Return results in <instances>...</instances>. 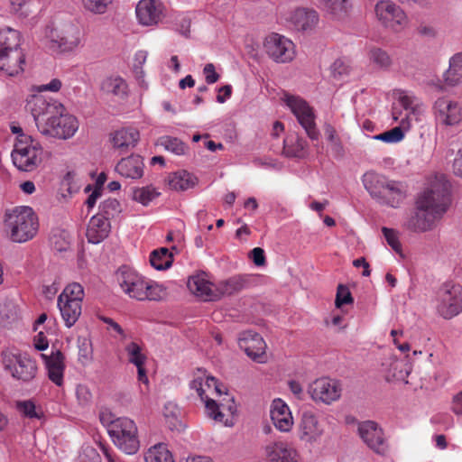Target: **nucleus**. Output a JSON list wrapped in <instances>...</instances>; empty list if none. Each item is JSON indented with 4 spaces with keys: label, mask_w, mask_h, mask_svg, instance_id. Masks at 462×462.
Returning a JSON list of instances; mask_svg holds the SVG:
<instances>
[{
    "label": "nucleus",
    "mask_w": 462,
    "mask_h": 462,
    "mask_svg": "<svg viewBox=\"0 0 462 462\" xmlns=\"http://www.w3.org/2000/svg\"><path fill=\"white\" fill-rule=\"evenodd\" d=\"M99 419L119 449L129 455L138 451L140 448L138 430L133 420L127 417L115 418V415L108 411H102Z\"/></svg>",
    "instance_id": "nucleus-7"
},
{
    "label": "nucleus",
    "mask_w": 462,
    "mask_h": 462,
    "mask_svg": "<svg viewBox=\"0 0 462 462\" xmlns=\"http://www.w3.org/2000/svg\"><path fill=\"white\" fill-rule=\"evenodd\" d=\"M253 262L257 266H263L265 263V254L263 249L255 247L251 251Z\"/></svg>",
    "instance_id": "nucleus-62"
},
{
    "label": "nucleus",
    "mask_w": 462,
    "mask_h": 462,
    "mask_svg": "<svg viewBox=\"0 0 462 462\" xmlns=\"http://www.w3.org/2000/svg\"><path fill=\"white\" fill-rule=\"evenodd\" d=\"M150 263L156 270L168 269L172 263V254L164 247L154 250L151 253Z\"/></svg>",
    "instance_id": "nucleus-42"
},
{
    "label": "nucleus",
    "mask_w": 462,
    "mask_h": 462,
    "mask_svg": "<svg viewBox=\"0 0 462 462\" xmlns=\"http://www.w3.org/2000/svg\"><path fill=\"white\" fill-rule=\"evenodd\" d=\"M5 223L10 238L15 243H24L37 234L39 223L32 208L26 206L15 207L5 214Z\"/></svg>",
    "instance_id": "nucleus-8"
},
{
    "label": "nucleus",
    "mask_w": 462,
    "mask_h": 462,
    "mask_svg": "<svg viewBox=\"0 0 462 462\" xmlns=\"http://www.w3.org/2000/svg\"><path fill=\"white\" fill-rule=\"evenodd\" d=\"M1 364L6 374L22 383L32 382L38 373V366L26 354L4 350L1 353Z\"/></svg>",
    "instance_id": "nucleus-9"
},
{
    "label": "nucleus",
    "mask_w": 462,
    "mask_h": 462,
    "mask_svg": "<svg viewBox=\"0 0 462 462\" xmlns=\"http://www.w3.org/2000/svg\"><path fill=\"white\" fill-rule=\"evenodd\" d=\"M189 386L190 389L196 391L198 396L204 402L205 411L208 418L225 426H232L233 422L229 417L236 411L234 398L226 393L223 400L215 401L207 393L209 392L210 393H215L218 396L222 395L220 385L215 377L208 375L205 370L198 369Z\"/></svg>",
    "instance_id": "nucleus-3"
},
{
    "label": "nucleus",
    "mask_w": 462,
    "mask_h": 462,
    "mask_svg": "<svg viewBox=\"0 0 462 462\" xmlns=\"http://www.w3.org/2000/svg\"><path fill=\"white\" fill-rule=\"evenodd\" d=\"M437 311L445 319L462 312V286L452 282H445L437 296Z\"/></svg>",
    "instance_id": "nucleus-11"
},
{
    "label": "nucleus",
    "mask_w": 462,
    "mask_h": 462,
    "mask_svg": "<svg viewBox=\"0 0 462 462\" xmlns=\"http://www.w3.org/2000/svg\"><path fill=\"white\" fill-rule=\"evenodd\" d=\"M353 300L349 289L346 285L339 284L337 289L335 300L337 308H341L345 304L352 303Z\"/></svg>",
    "instance_id": "nucleus-52"
},
{
    "label": "nucleus",
    "mask_w": 462,
    "mask_h": 462,
    "mask_svg": "<svg viewBox=\"0 0 462 462\" xmlns=\"http://www.w3.org/2000/svg\"><path fill=\"white\" fill-rule=\"evenodd\" d=\"M375 14L382 24L394 32L402 31L409 23L405 12L392 1H380L375 5Z\"/></svg>",
    "instance_id": "nucleus-13"
},
{
    "label": "nucleus",
    "mask_w": 462,
    "mask_h": 462,
    "mask_svg": "<svg viewBox=\"0 0 462 462\" xmlns=\"http://www.w3.org/2000/svg\"><path fill=\"white\" fill-rule=\"evenodd\" d=\"M135 13L141 24L145 26L157 24L162 15V3L158 0H140Z\"/></svg>",
    "instance_id": "nucleus-25"
},
{
    "label": "nucleus",
    "mask_w": 462,
    "mask_h": 462,
    "mask_svg": "<svg viewBox=\"0 0 462 462\" xmlns=\"http://www.w3.org/2000/svg\"><path fill=\"white\" fill-rule=\"evenodd\" d=\"M50 241L51 247L59 253L67 252L71 246V236L64 229L53 230Z\"/></svg>",
    "instance_id": "nucleus-40"
},
{
    "label": "nucleus",
    "mask_w": 462,
    "mask_h": 462,
    "mask_svg": "<svg viewBox=\"0 0 462 462\" xmlns=\"http://www.w3.org/2000/svg\"><path fill=\"white\" fill-rule=\"evenodd\" d=\"M62 83L59 79H53L47 84H42L37 87L39 92H58L61 88Z\"/></svg>",
    "instance_id": "nucleus-59"
},
{
    "label": "nucleus",
    "mask_w": 462,
    "mask_h": 462,
    "mask_svg": "<svg viewBox=\"0 0 462 462\" xmlns=\"http://www.w3.org/2000/svg\"><path fill=\"white\" fill-rule=\"evenodd\" d=\"M84 296L85 293L82 285L78 282H72L64 288L63 291L58 297V301L62 302V300H68L82 304Z\"/></svg>",
    "instance_id": "nucleus-43"
},
{
    "label": "nucleus",
    "mask_w": 462,
    "mask_h": 462,
    "mask_svg": "<svg viewBox=\"0 0 462 462\" xmlns=\"http://www.w3.org/2000/svg\"><path fill=\"white\" fill-rule=\"evenodd\" d=\"M362 181L371 197L380 204L398 208L406 198L407 186L404 182L390 180L375 171L365 172Z\"/></svg>",
    "instance_id": "nucleus-5"
},
{
    "label": "nucleus",
    "mask_w": 462,
    "mask_h": 462,
    "mask_svg": "<svg viewBox=\"0 0 462 462\" xmlns=\"http://www.w3.org/2000/svg\"><path fill=\"white\" fill-rule=\"evenodd\" d=\"M18 318L17 310L14 304L9 302L5 304L0 310V323L6 326Z\"/></svg>",
    "instance_id": "nucleus-50"
},
{
    "label": "nucleus",
    "mask_w": 462,
    "mask_h": 462,
    "mask_svg": "<svg viewBox=\"0 0 462 462\" xmlns=\"http://www.w3.org/2000/svg\"><path fill=\"white\" fill-rule=\"evenodd\" d=\"M450 204L449 185L443 179L435 178L416 199L414 213L406 222L413 232L431 230L448 210Z\"/></svg>",
    "instance_id": "nucleus-2"
},
{
    "label": "nucleus",
    "mask_w": 462,
    "mask_h": 462,
    "mask_svg": "<svg viewBox=\"0 0 462 462\" xmlns=\"http://www.w3.org/2000/svg\"><path fill=\"white\" fill-rule=\"evenodd\" d=\"M310 393L313 400L329 404L339 399L341 387L337 381L322 377L313 382Z\"/></svg>",
    "instance_id": "nucleus-19"
},
{
    "label": "nucleus",
    "mask_w": 462,
    "mask_h": 462,
    "mask_svg": "<svg viewBox=\"0 0 462 462\" xmlns=\"http://www.w3.org/2000/svg\"><path fill=\"white\" fill-rule=\"evenodd\" d=\"M157 144L176 155H184L189 150V147L181 140L168 135L160 137Z\"/></svg>",
    "instance_id": "nucleus-44"
},
{
    "label": "nucleus",
    "mask_w": 462,
    "mask_h": 462,
    "mask_svg": "<svg viewBox=\"0 0 462 462\" xmlns=\"http://www.w3.org/2000/svg\"><path fill=\"white\" fill-rule=\"evenodd\" d=\"M144 460L145 462H174L171 451L163 443L151 447L144 455Z\"/></svg>",
    "instance_id": "nucleus-38"
},
{
    "label": "nucleus",
    "mask_w": 462,
    "mask_h": 462,
    "mask_svg": "<svg viewBox=\"0 0 462 462\" xmlns=\"http://www.w3.org/2000/svg\"><path fill=\"white\" fill-rule=\"evenodd\" d=\"M403 363L397 359L392 360L390 363V371L386 375V380L390 381L392 379L395 380H404L406 377L407 372H403L402 370Z\"/></svg>",
    "instance_id": "nucleus-53"
},
{
    "label": "nucleus",
    "mask_w": 462,
    "mask_h": 462,
    "mask_svg": "<svg viewBox=\"0 0 462 462\" xmlns=\"http://www.w3.org/2000/svg\"><path fill=\"white\" fill-rule=\"evenodd\" d=\"M189 290L204 300H216L215 285L211 283L205 273L189 277L188 281Z\"/></svg>",
    "instance_id": "nucleus-27"
},
{
    "label": "nucleus",
    "mask_w": 462,
    "mask_h": 462,
    "mask_svg": "<svg viewBox=\"0 0 462 462\" xmlns=\"http://www.w3.org/2000/svg\"><path fill=\"white\" fill-rule=\"evenodd\" d=\"M267 462H300L298 451L286 441H275L265 446Z\"/></svg>",
    "instance_id": "nucleus-21"
},
{
    "label": "nucleus",
    "mask_w": 462,
    "mask_h": 462,
    "mask_svg": "<svg viewBox=\"0 0 462 462\" xmlns=\"http://www.w3.org/2000/svg\"><path fill=\"white\" fill-rule=\"evenodd\" d=\"M232 87L230 85H225L218 89V95L217 96V101L218 103H224L227 98L231 97Z\"/></svg>",
    "instance_id": "nucleus-64"
},
{
    "label": "nucleus",
    "mask_w": 462,
    "mask_h": 462,
    "mask_svg": "<svg viewBox=\"0 0 462 462\" xmlns=\"http://www.w3.org/2000/svg\"><path fill=\"white\" fill-rule=\"evenodd\" d=\"M324 131L325 135L329 143L333 156L337 159L343 158L345 154V149L340 137L337 134L336 129L331 125H326Z\"/></svg>",
    "instance_id": "nucleus-41"
},
{
    "label": "nucleus",
    "mask_w": 462,
    "mask_h": 462,
    "mask_svg": "<svg viewBox=\"0 0 462 462\" xmlns=\"http://www.w3.org/2000/svg\"><path fill=\"white\" fill-rule=\"evenodd\" d=\"M58 308L60 311L62 319L68 328H71L79 320L82 313V304L75 301L57 300Z\"/></svg>",
    "instance_id": "nucleus-33"
},
{
    "label": "nucleus",
    "mask_w": 462,
    "mask_h": 462,
    "mask_svg": "<svg viewBox=\"0 0 462 462\" xmlns=\"http://www.w3.org/2000/svg\"><path fill=\"white\" fill-rule=\"evenodd\" d=\"M140 139L139 131L133 127H124L116 130L110 134V142L113 147L125 152L130 148H134Z\"/></svg>",
    "instance_id": "nucleus-26"
},
{
    "label": "nucleus",
    "mask_w": 462,
    "mask_h": 462,
    "mask_svg": "<svg viewBox=\"0 0 462 462\" xmlns=\"http://www.w3.org/2000/svg\"><path fill=\"white\" fill-rule=\"evenodd\" d=\"M159 193L152 187H145L138 189L134 193V198L136 201L143 205H148L152 199H154Z\"/></svg>",
    "instance_id": "nucleus-49"
},
{
    "label": "nucleus",
    "mask_w": 462,
    "mask_h": 462,
    "mask_svg": "<svg viewBox=\"0 0 462 462\" xmlns=\"http://www.w3.org/2000/svg\"><path fill=\"white\" fill-rule=\"evenodd\" d=\"M42 147L41 143L31 135H21L14 143L12 152V160L14 166L23 171H32L42 162Z\"/></svg>",
    "instance_id": "nucleus-10"
},
{
    "label": "nucleus",
    "mask_w": 462,
    "mask_h": 462,
    "mask_svg": "<svg viewBox=\"0 0 462 462\" xmlns=\"http://www.w3.org/2000/svg\"><path fill=\"white\" fill-rule=\"evenodd\" d=\"M324 433V428L318 417L310 411H303L299 423V439L309 444H313L320 439Z\"/></svg>",
    "instance_id": "nucleus-20"
},
{
    "label": "nucleus",
    "mask_w": 462,
    "mask_h": 462,
    "mask_svg": "<svg viewBox=\"0 0 462 462\" xmlns=\"http://www.w3.org/2000/svg\"><path fill=\"white\" fill-rule=\"evenodd\" d=\"M369 60L371 62L382 69H387L392 64V59L390 55L380 48H372L369 51Z\"/></svg>",
    "instance_id": "nucleus-47"
},
{
    "label": "nucleus",
    "mask_w": 462,
    "mask_h": 462,
    "mask_svg": "<svg viewBox=\"0 0 462 462\" xmlns=\"http://www.w3.org/2000/svg\"><path fill=\"white\" fill-rule=\"evenodd\" d=\"M114 0H81L84 9L93 14H104Z\"/></svg>",
    "instance_id": "nucleus-46"
},
{
    "label": "nucleus",
    "mask_w": 462,
    "mask_h": 462,
    "mask_svg": "<svg viewBox=\"0 0 462 462\" xmlns=\"http://www.w3.org/2000/svg\"><path fill=\"white\" fill-rule=\"evenodd\" d=\"M44 364L47 369L48 378L58 387H62L64 384V371H65V356L57 350L52 352L50 356L42 354Z\"/></svg>",
    "instance_id": "nucleus-24"
},
{
    "label": "nucleus",
    "mask_w": 462,
    "mask_h": 462,
    "mask_svg": "<svg viewBox=\"0 0 462 462\" xmlns=\"http://www.w3.org/2000/svg\"><path fill=\"white\" fill-rule=\"evenodd\" d=\"M100 89L106 95L122 99L128 95V85L125 79L119 75H111L105 78L100 84Z\"/></svg>",
    "instance_id": "nucleus-31"
},
{
    "label": "nucleus",
    "mask_w": 462,
    "mask_h": 462,
    "mask_svg": "<svg viewBox=\"0 0 462 462\" xmlns=\"http://www.w3.org/2000/svg\"><path fill=\"white\" fill-rule=\"evenodd\" d=\"M121 213V205L116 199H107L99 206V212L97 216H100L107 221L115 218Z\"/></svg>",
    "instance_id": "nucleus-45"
},
{
    "label": "nucleus",
    "mask_w": 462,
    "mask_h": 462,
    "mask_svg": "<svg viewBox=\"0 0 462 462\" xmlns=\"http://www.w3.org/2000/svg\"><path fill=\"white\" fill-rule=\"evenodd\" d=\"M322 8L335 18L346 16L351 8L350 0H319Z\"/></svg>",
    "instance_id": "nucleus-37"
},
{
    "label": "nucleus",
    "mask_w": 462,
    "mask_h": 462,
    "mask_svg": "<svg viewBox=\"0 0 462 462\" xmlns=\"http://www.w3.org/2000/svg\"><path fill=\"white\" fill-rule=\"evenodd\" d=\"M125 351L128 355V360L134 365H144L146 360L145 356L142 353L141 346L135 342H131L125 346Z\"/></svg>",
    "instance_id": "nucleus-48"
},
{
    "label": "nucleus",
    "mask_w": 462,
    "mask_h": 462,
    "mask_svg": "<svg viewBox=\"0 0 462 462\" xmlns=\"http://www.w3.org/2000/svg\"><path fill=\"white\" fill-rule=\"evenodd\" d=\"M382 232L387 241V244L395 251L400 252L402 249L401 243L399 241V236L397 232L394 229L383 227Z\"/></svg>",
    "instance_id": "nucleus-55"
},
{
    "label": "nucleus",
    "mask_w": 462,
    "mask_h": 462,
    "mask_svg": "<svg viewBox=\"0 0 462 462\" xmlns=\"http://www.w3.org/2000/svg\"><path fill=\"white\" fill-rule=\"evenodd\" d=\"M358 433L363 441L375 453L385 455L388 445L385 441L383 430L374 421L366 420L359 423Z\"/></svg>",
    "instance_id": "nucleus-17"
},
{
    "label": "nucleus",
    "mask_w": 462,
    "mask_h": 462,
    "mask_svg": "<svg viewBox=\"0 0 462 462\" xmlns=\"http://www.w3.org/2000/svg\"><path fill=\"white\" fill-rule=\"evenodd\" d=\"M436 120L444 126L457 127L462 124V105L447 97H439L433 106Z\"/></svg>",
    "instance_id": "nucleus-15"
},
{
    "label": "nucleus",
    "mask_w": 462,
    "mask_h": 462,
    "mask_svg": "<svg viewBox=\"0 0 462 462\" xmlns=\"http://www.w3.org/2000/svg\"><path fill=\"white\" fill-rule=\"evenodd\" d=\"M238 346L254 361L260 364L267 361L266 344L258 333L253 331L240 333Z\"/></svg>",
    "instance_id": "nucleus-18"
},
{
    "label": "nucleus",
    "mask_w": 462,
    "mask_h": 462,
    "mask_svg": "<svg viewBox=\"0 0 462 462\" xmlns=\"http://www.w3.org/2000/svg\"><path fill=\"white\" fill-rule=\"evenodd\" d=\"M116 281L123 292L136 300H160L164 296V289L162 285L147 280L127 266L118 269Z\"/></svg>",
    "instance_id": "nucleus-6"
},
{
    "label": "nucleus",
    "mask_w": 462,
    "mask_h": 462,
    "mask_svg": "<svg viewBox=\"0 0 462 462\" xmlns=\"http://www.w3.org/2000/svg\"><path fill=\"white\" fill-rule=\"evenodd\" d=\"M271 420L274 427L281 432H289L293 426L291 411L285 402L275 399L271 404Z\"/></svg>",
    "instance_id": "nucleus-23"
},
{
    "label": "nucleus",
    "mask_w": 462,
    "mask_h": 462,
    "mask_svg": "<svg viewBox=\"0 0 462 462\" xmlns=\"http://www.w3.org/2000/svg\"><path fill=\"white\" fill-rule=\"evenodd\" d=\"M25 63L26 56L23 48L0 54V70L9 77L23 73Z\"/></svg>",
    "instance_id": "nucleus-22"
},
{
    "label": "nucleus",
    "mask_w": 462,
    "mask_h": 462,
    "mask_svg": "<svg viewBox=\"0 0 462 462\" xmlns=\"http://www.w3.org/2000/svg\"><path fill=\"white\" fill-rule=\"evenodd\" d=\"M48 38L61 51H72L80 42V29L71 23H60L51 29Z\"/></svg>",
    "instance_id": "nucleus-14"
},
{
    "label": "nucleus",
    "mask_w": 462,
    "mask_h": 462,
    "mask_svg": "<svg viewBox=\"0 0 462 462\" xmlns=\"http://www.w3.org/2000/svg\"><path fill=\"white\" fill-rule=\"evenodd\" d=\"M331 72L335 78H341L348 74L349 66L344 60H337L331 65Z\"/></svg>",
    "instance_id": "nucleus-57"
},
{
    "label": "nucleus",
    "mask_w": 462,
    "mask_h": 462,
    "mask_svg": "<svg viewBox=\"0 0 462 462\" xmlns=\"http://www.w3.org/2000/svg\"><path fill=\"white\" fill-rule=\"evenodd\" d=\"M285 103L311 140H318L319 132L315 123L313 108L298 96L286 95Z\"/></svg>",
    "instance_id": "nucleus-12"
},
{
    "label": "nucleus",
    "mask_w": 462,
    "mask_h": 462,
    "mask_svg": "<svg viewBox=\"0 0 462 462\" xmlns=\"http://www.w3.org/2000/svg\"><path fill=\"white\" fill-rule=\"evenodd\" d=\"M290 21L298 31H308L316 26L319 15L315 10L297 8L291 13Z\"/></svg>",
    "instance_id": "nucleus-30"
},
{
    "label": "nucleus",
    "mask_w": 462,
    "mask_h": 462,
    "mask_svg": "<svg viewBox=\"0 0 462 462\" xmlns=\"http://www.w3.org/2000/svg\"><path fill=\"white\" fill-rule=\"evenodd\" d=\"M203 74L208 84H214L219 79V75L216 72L215 66L212 63L205 65Z\"/></svg>",
    "instance_id": "nucleus-58"
},
{
    "label": "nucleus",
    "mask_w": 462,
    "mask_h": 462,
    "mask_svg": "<svg viewBox=\"0 0 462 462\" xmlns=\"http://www.w3.org/2000/svg\"><path fill=\"white\" fill-rule=\"evenodd\" d=\"M283 152L287 157L304 158L308 155V143L301 137L291 136L284 140Z\"/></svg>",
    "instance_id": "nucleus-35"
},
{
    "label": "nucleus",
    "mask_w": 462,
    "mask_h": 462,
    "mask_svg": "<svg viewBox=\"0 0 462 462\" xmlns=\"http://www.w3.org/2000/svg\"><path fill=\"white\" fill-rule=\"evenodd\" d=\"M143 161L139 155L132 154L121 159L116 166V171L121 176L129 179H140L143 174Z\"/></svg>",
    "instance_id": "nucleus-28"
},
{
    "label": "nucleus",
    "mask_w": 462,
    "mask_h": 462,
    "mask_svg": "<svg viewBox=\"0 0 462 462\" xmlns=\"http://www.w3.org/2000/svg\"><path fill=\"white\" fill-rule=\"evenodd\" d=\"M445 82L449 86L462 83V52L456 53L449 60V67L444 74Z\"/></svg>",
    "instance_id": "nucleus-36"
},
{
    "label": "nucleus",
    "mask_w": 462,
    "mask_h": 462,
    "mask_svg": "<svg viewBox=\"0 0 462 462\" xmlns=\"http://www.w3.org/2000/svg\"><path fill=\"white\" fill-rule=\"evenodd\" d=\"M197 182V177L187 171H179L171 173L168 177V185L174 190H187L193 188Z\"/></svg>",
    "instance_id": "nucleus-32"
},
{
    "label": "nucleus",
    "mask_w": 462,
    "mask_h": 462,
    "mask_svg": "<svg viewBox=\"0 0 462 462\" xmlns=\"http://www.w3.org/2000/svg\"><path fill=\"white\" fill-rule=\"evenodd\" d=\"M79 362L86 365L93 359V350L90 341L84 339L79 346Z\"/></svg>",
    "instance_id": "nucleus-51"
},
{
    "label": "nucleus",
    "mask_w": 462,
    "mask_h": 462,
    "mask_svg": "<svg viewBox=\"0 0 462 462\" xmlns=\"http://www.w3.org/2000/svg\"><path fill=\"white\" fill-rule=\"evenodd\" d=\"M110 230V221L96 215L89 220L86 236L89 243L98 244L108 236Z\"/></svg>",
    "instance_id": "nucleus-29"
},
{
    "label": "nucleus",
    "mask_w": 462,
    "mask_h": 462,
    "mask_svg": "<svg viewBox=\"0 0 462 462\" xmlns=\"http://www.w3.org/2000/svg\"><path fill=\"white\" fill-rule=\"evenodd\" d=\"M101 319L103 320L104 323H106L107 325V330H109L111 332L112 331L116 332L117 335H119L123 338L125 337L124 329L114 319H112L111 318H107V317H102Z\"/></svg>",
    "instance_id": "nucleus-60"
},
{
    "label": "nucleus",
    "mask_w": 462,
    "mask_h": 462,
    "mask_svg": "<svg viewBox=\"0 0 462 462\" xmlns=\"http://www.w3.org/2000/svg\"><path fill=\"white\" fill-rule=\"evenodd\" d=\"M417 32L422 37L433 38L436 36L437 31L433 25L422 23L417 27Z\"/></svg>",
    "instance_id": "nucleus-61"
},
{
    "label": "nucleus",
    "mask_w": 462,
    "mask_h": 462,
    "mask_svg": "<svg viewBox=\"0 0 462 462\" xmlns=\"http://www.w3.org/2000/svg\"><path fill=\"white\" fill-rule=\"evenodd\" d=\"M17 409L24 416L32 419L40 418L41 415L36 411V406L32 401H23L17 402Z\"/></svg>",
    "instance_id": "nucleus-54"
},
{
    "label": "nucleus",
    "mask_w": 462,
    "mask_h": 462,
    "mask_svg": "<svg viewBox=\"0 0 462 462\" xmlns=\"http://www.w3.org/2000/svg\"><path fill=\"white\" fill-rule=\"evenodd\" d=\"M76 396L81 405H88L91 402L92 393L86 384H78L76 387Z\"/></svg>",
    "instance_id": "nucleus-56"
},
{
    "label": "nucleus",
    "mask_w": 462,
    "mask_h": 462,
    "mask_svg": "<svg viewBox=\"0 0 462 462\" xmlns=\"http://www.w3.org/2000/svg\"><path fill=\"white\" fill-rule=\"evenodd\" d=\"M242 288L243 282L237 277H231L226 281H221L215 285L216 300L222 296H228L238 292Z\"/></svg>",
    "instance_id": "nucleus-39"
},
{
    "label": "nucleus",
    "mask_w": 462,
    "mask_h": 462,
    "mask_svg": "<svg viewBox=\"0 0 462 462\" xmlns=\"http://www.w3.org/2000/svg\"><path fill=\"white\" fill-rule=\"evenodd\" d=\"M263 48L266 54L279 63L292 60L295 55L294 43L278 33L268 35L264 40Z\"/></svg>",
    "instance_id": "nucleus-16"
},
{
    "label": "nucleus",
    "mask_w": 462,
    "mask_h": 462,
    "mask_svg": "<svg viewBox=\"0 0 462 462\" xmlns=\"http://www.w3.org/2000/svg\"><path fill=\"white\" fill-rule=\"evenodd\" d=\"M25 108L31 113L37 129L43 135L69 139L79 129L78 119L69 114L58 100L32 95L27 99Z\"/></svg>",
    "instance_id": "nucleus-1"
},
{
    "label": "nucleus",
    "mask_w": 462,
    "mask_h": 462,
    "mask_svg": "<svg viewBox=\"0 0 462 462\" xmlns=\"http://www.w3.org/2000/svg\"><path fill=\"white\" fill-rule=\"evenodd\" d=\"M395 97L404 109V115H397L393 112V116L395 121L400 122V126L374 135L373 138L387 143H396L404 138L403 130H409L412 122L420 121V116L424 112V107L420 100L404 90H396Z\"/></svg>",
    "instance_id": "nucleus-4"
},
{
    "label": "nucleus",
    "mask_w": 462,
    "mask_h": 462,
    "mask_svg": "<svg viewBox=\"0 0 462 462\" xmlns=\"http://www.w3.org/2000/svg\"><path fill=\"white\" fill-rule=\"evenodd\" d=\"M21 33L10 27L0 29V54L14 49H21Z\"/></svg>",
    "instance_id": "nucleus-34"
},
{
    "label": "nucleus",
    "mask_w": 462,
    "mask_h": 462,
    "mask_svg": "<svg viewBox=\"0 0 462 462\" xmlns=\"http://www.w3.org/2000/svg\"><path fill=\"white\" fill-rule=\"evenodd\" d=\"M452 168L454 174L462 178V148L457 152Z\"/></svg>",
    "instance_id": "nucleus-63"
}]
</instances>
